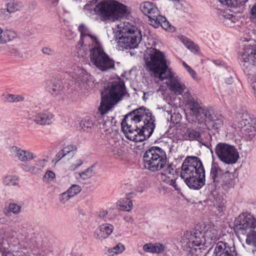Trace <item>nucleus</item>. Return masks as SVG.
<instances>
[{
  "label": "nucleus",
  "instance_id": "obj_1",
  "mask_svg": "<svg viewBox=\"0 0 256 256\" xmlns=\"http://www.w3.org/2000/svg\"><path fill=\"white\" fill-rule=\"evenodd\" d=\"M144 61L146 68L154 77L160 80H166L169 90L176 94L183 96L188 90L180 78L168 67V62L164 52L152 48H147Z\"/></svg>",
  "mask_w": 256,
  "mask_h": 256
},
{
  "label": "nucleus",
  "instance_id": "obj_2",
  "mask_svg": "<svg viewBox=\"0 0 256 256\" xmlns=\"http://www.w3.org/2000/svg\"><path fill=\"white\" fill-rule=\"evenodd\" d=\"M154 117L144 107L133 110L122 122V130L130 140L141 142L149 138L155 128Z\"/></svg>",
  "mask_w": 256,
  "mask_h": 256
},
{
  "label": "nucleus",
  "instance_id": "obj_3",
  "mask_svg": "<svg viewBox=\"0 0 256 256\" xmlns=\"http://www.w3.org/2000/svg\"><path fill=\"white\" fill-rule=\"evenodd\" d=\"M81 46L92 48L90 52V62L101 72H108L114 70V60L107 54L97 36L92 33L80 41Z\"/></svg>",
  "mask_w": 256,
  "mask_h": 256
},
{
  "label": "nucleus",
  "instance_id": "obj_4",
  "mask_svg": "<svg viewBox=\"0 0 256 256\" xmlns=\"http://www.w3.org/2000/svg\"><path fill=\"white\" fill-rule=\"evenodd\" d=\"M180 176L190 188L198 190L204 184V170L201 160L196 156H188L184 160Z\"/></svg>",
  "mask_w": 256,
  "mask_h": 256
},
{
  "label": "nucleus",
  "instance_id": "obj_5",
  "mask_svg": "<svg viewBox=\"0 0 256 256\" xmlns=\"http://www.w3.org/2000/svg\"><path fill=\"white\" fill-rule=\"evenodd\" d=\"M84 11L88 16L96 15L102 20L114 18L118 14H126L130 12L126 6L113 0L98 3L94 0L90 2L84 6Z\"/></svg>",
  "mask_w": 256,
  "mask_h": 256
},
{
  "label": "nucleus",
  "instance_id": "obj_6",
  "mask_svg": "<svg viewBox=\"0 0 256 256\" xmlns=\"http://www.w3.org/2000/svg\"><path fill=\"white\" fill-rule=\"evenodd\" d=\"M116 26L115 40L118 50L136 48L142 38L140 32L128 22H120Z\"/></svg>",
  "mask_w": 256,
  "mask_h": 256
},
{
  "label": "nucleus",
  "instance_id": "obj_7",
  "mask_svg": "<svg viewBox=\"0 0 256 256\" xmlns=\"http://www.w3.org/2000/svg\"><path fill=\"white\" fill-rule=\"evenodd\" d=\"M126 93L124 82L120 79L118 78L109 82L102 92V100L100 106V112L106 113L121 100Z\"/></svg>",
  "mask_w": 256,
  "mask_h": 256
},
{
  "label": "nucleus",
  "instance_id": "obj_8",
  "mask_svg": "<svg viewBox=\"0 0 256 256\" xmlns=\"http://www.w3.org/2000/svg\"><path fill=\"white\" fill-rule=\"evenodd\" d=\"M240 58L244 72L252 76L250 82L256 94V44L246 48Z\"/></svg>",
  "mask_w": 256,
  "mask_h": 256
},
{
  "label": "nucleus",
  "instance_id": "obj_9",
  "mask_svg": "<svg viewBox=\"0 0 256 256\" xmlns=\"http://www.w3.org/2000/svg\"><path fill=\"white\" fill-rule=\"evenodd\" d=\"M140 10L149 18L150 24L154 28L161 26L166 30L172 31L174 28L172 26L166 18L160 14L156 6L150 2H144L140 4Z\"/></svg>",
  "mask_w": 256,
  "mask_h": 256
},
{
  "label": "nucleus",
  "instance_id": "obj_10",
  "mask_svg": "<svg viewBox=\"0 0 256 256\" xmlns=\"http://www.w3.org/2000/svg\"><path fill=\"white\" fill-rule=\"evenodd\" d=\"M144 167L152 172L159 170L166 162V152L159 147H152L144 155Z\"/></svg>",
  "mask_w": 256,
  "mask_h": 256
},
{
  "label": "nucleus",
  "instance_id": "obj_11",
  "mask_svg": "<svg viewBox=\"0 0 256 256\" xmlns=\"http://www.w3.org/2000/svg\"><path fill=\"white\" fill-rule=\"evenodd\" d=\"M202 237V232L198 230L184 233L181 240L184 250L192 255L195 254L197 252L196 247L203 246Z\"/></svg>",
  "mask_w": 256,
  "mask_h": 256
},
{
  "label": "nucleus",
  "instance_id": "obj_12",
  "mask_svg": "<svg viewBox=\"0 0 256 256\" xmlns=\"http://www.w3.org/2000/svg\"><path fill=\"white\" fill-rule=\"evenodd\" d=\"M215 152L218 158L226 164H235L239 158V154L233 146L226 143H218L216 146Z\"/></svg>",
  "mask_w": 256,
  "mask_h": 256
},
{
  "label": "nucleus",
  "instance_id": "obj_13",
  "mask_svg": "<svg viewBox=\"0 0 256 256\" xmlns=\"http://www.w3.org/2000/svg\"><path fill=\"white\" fill-rule=\"evenodd\" d=\"M256 228V219L248 213L240 214L234 222V230L238 236L250 232Z\"/></svg>",
  "mask_w": 256,
  "mask_h": 256
},
{
  "label": "nucleus",
  "instance_id": "obj_14",
  "mask_svg": "<svg viewBox=\"0 0 256 256\" xmlns=\"http://www.w3.org/2000/svg\"><path fill=\"white\" fill-rule=\"evenodd\" d=\"M201 232L203 246L206 247L208 246L220 238V232L217 227L212 224L206 225Z\"/></svg>",
  "mask_w": 256,
  "mask_h": 256
},
{
  "label": "nucleus",
  "instance_id": "obj_15",
  "mask_svg": "<svg viewBox=\"0 0 256 256\" xmlns=\"http://www.w3.org/2000/svg\"><path fill=\"white\" fill-rule=\"evenodd\" d=\"M183 98L185 100L187 104H188L190 110L196 117L204 118L206 115V112L209 110L205 108L202 104L199 103L198 100L190 94V92H186L183 94Z\"/></svg>",
  "mask_w": 256,
  "mask_h": 256
},
{
  "label": "nucleus",
  "instance_id": "obj_16",
  "mask_svg": "<svg viewBox=\"0 0 256 256\" xmlns=\"http://www.w3.org/2000/svg\"><path fill=\"white\" fill-rule=\"evenodd\" d=\"M26 118L39 125H49L52 123L54 114L48 110L40 113L29 112L26 116Z\"/></svg>",
  "mask_w": 256,
  "mask_h": 256
},
{
  "label": "nucleus",
  "instance_id": "obj_17",
  "mask_svg": "<svg viewBox=\"0 0 256 256\" xmlns=\"http://www.w3.org/2000/svg\"><path fill=\"white\" fill-rule=\"evenodd\" d=\"M178 174L176 166L172 164L166 166L160 176V178L162 181L172 186L176 190H178L180 189L176 182Z\"/></svg>",
  "mask_w": 256,
  "mask_h": 256
},
{
  "label": "nucleus",
  "instance_id": "obj_18",
  "mask_svg": "<svg viewBox=\"0 0 256 256\" xmlns=\"http://www.w3.org/2000/svg\"><path fill=\"white\" fill-rule=\"evenodd\" d=\"M10 154L21 162H26L36 158V154L28 150H24L16 146H11L8 148Z\"/></svg>",
  "mask_w": 256,
  "mask_h": 256
},
{
  "label": "nucleus",
  "instance_id": "obj_19",
  "mask_svg": "<svg viewBox=\"0 0 256 256\" xmlns=\"http://www.w3.org/2000/svg\"><path fill=\"white\" fill-rule=\"evenodd\" d=\"M214 256H237L234 243L219 242L214 248Z\"/></svg>",
  "mask_w": 256,
  "mask_h": 256
},
{
  "label": "nucleus",
  "instance_id": "obj_20",
  "mask_svg": "<svg viewBox=\"0 0 256 256\" xmlns=\"http://www.w3.org/2000/svg\"><path fill=\"white\" fill-rule=\"evenodd\" d=\"M242 130L250 136H253L256 134V118L249 114L243 116L242 121Z\"/></svg>",
  "mask_w": 256,
  "mask_h": 256
},
{
  "label": "nucleus",
  "instance_id": "obj_21",
  "mask_svg": "<svg viewBox=\"0 0 256 256\" xmlns=\"http://www.w3.org/2000/svg\"><path fill=\"white\" fill-rule=\"evenodd\" d=\"M206 122L214 129L220 128L224 124V118L220 115L209 110L204 118Z\"/></svg>",
  "mask_w": 256,
  "mask_h": 256
},
{
  "label": "nucleus",
  "instance_id": "obj_22",
  "mask_svg": "<svg viewBox=\"0 0 256 256\" xmlns=\"http://www.w3.org/2000/svg\"><path fill=\"white\" fill-rule=\"evenodd\" d=\"M113 230L112 225L109 224H102L96 230V238L100 240L105 239L111 234Z\"/></svg>",
  "mask_w": 256,
  "mask_h": 256
},
{
  "label": "nucleus",
  "instance_id": "obj_23",
  "mask_svg": "<svg viewBox=\"0 0 256 256\" xmlns=\"http://www.w3.org/2000/svg\"><path fill=\"white\" fill-rule=\"evenodd\" d=\"M106 150L108 152L112 153L116 157H120L122 155L120 140L114 138L110 140L106 146Z\"/></svg>",
  "mask_w": 256,
  "mask_h": 256
},
{
  "label": "nucleus",
  "instance_id": "obj_24",
  "mask_svg": "<svg viewBox=\"0 0 256 256\" xmlns=\"http://www.w3.org/2000/svg\"><path fill=\"white\" fill-rule=\"evenodd\" d=\"M6 8L0 10V16H4L6 12L9 14L14 12L20 10L22 6L21 2L15 0H6Z\"/></svg>",
  "mask_w": 256,
  "mask_h": 256
},
{
  "label": "nucleus",
  "instance_id": "obj_25",
  "mask_svg": "<svg viewBox=\"0 0 256 256\" xmlns=\"http://www.w3.org/2000/svg\"><path fill=\"white\" fill-rule=\"evenodd\" d=\"M243 236L246 237V242L248 246L247 248L252 250L254 256H256V232L253 230L250 232L240 235V236Z\"/></svg>",
  "mask_w": 256,
  "mask_h": 256
},
{
  "label": "nucleus",
  "instance_id": "obj_26",
  "mask_svg": "<svg viewBox=\"0 0 256 256\" xmlns=\"http://www.w3.org/2000/svg\"><path fill=\"white\" fill-rule=\"evenodd\" d=\"M74 78L78 81L82 82H86L90 76V74L85 70L78 67L74 70Z\"/></svg>",
  "mask_w": 256,
  "mask_h": 256
},
{
  "label": "nucleus",
  "instance_id": "obj_27",
  "mask_svg": "<svg viewBox=\"0 0 256 256\" xmlns=\"http://www.w3.org/2000/svg\"><path fill=\"white\" fill-rule=\"evenodd\" d=\"M97 124V122H94V118L86 117L82 120L80 127L84 131L89 132Z\"/></svg>",
  "mask_w": 256,
  "mask_h": 256
},
{
  "label": "nucleus",
  "instance_id": "obj_28",
  "mask_svg": "<svg viewBox=\"0 0 256 256\" xmlns=\"http://www.w3.org/2000/svg\"><path fill=\"white\" fill-rule=\"evenodd\" d=\"M183 138L186 140H200V134L198 132L192 128H187L186 132L182 134Z\"/></svg>",
  "mask_w": 256,
  "mask_h": 256
},
{
  "label": "nucleus",
  "instance_id": "obj_29",
  "mask_svg": "<svg viewBox=\"0 0 256 256\" xmlns=\"http://www.w3.org/2000/svg\"><path fill=\"white\" fill-rule=\"evenodd\" d=\"M116 206L122 210L130 212L132 208V201L128 198L120 200L116 203Z\"/></svg>",
  "mask_w": 256,
  "mask_h": 256
},
{
  "label": "nucleus",
  "instance_id": "obj_30",
  "mask_svg": "<svg viewBox=\"0 0 256 256\" xmlns=\"http://www.w3.org/2000/svg\"><path fill=\"white\" fill-rule=\"evenodd\" d=\"M18 176L16 175H6L2 178V183L6 186H16L18 185Z\"/></svg>",
  "mask_w": 256,
  "mask_h": 256
},
{
  "label": "nucleus",
  "instance_id": "obj_31",
  "mask_svg": "<svg viewBox=\"0 0 256 256\" xmlns=\"http://www.w3.org/2000/svg\"><path fill=\"white\" fill-rule=\"evenodd\" d=\"M223 173L216 163L213 162L210 170V176L214 182H218V176Z\"/></svg>",
  "mask_w": 256,
  "mask_h": 256
},
{
  "label": "nucleus",
  "instance_id": "obj_32",
  "mask_svg": "<svg viewBox=\"0 0 256 256\" xmlns=\"http://www.w3.org/2000/svg\"><path fill=\"white\" fill-rule=\"evenodd\" d=\"M126 250V247L122 244L118 242L114 246L108 248L106 254L109 256H114L122 253Z\"/></svg>",
  "mask_w": 256,
  "mask_h": 256
},
{
  "label": "nucleus",
  "instance_id": "obj_33",
  "mask_svg": "<svg viewBox=\"0 0 256 256\" xmlns=\"http://www.w3.org/2000/svg\"><path fill=\"white\" fill-rule=\"evenodd\" d=\"M1 36L0 43L4 44L12 40L16 35L14 31L6 30H2Z\"/></svg>",
  "mask_w": 256,
  "mask_h": 256
},
{
  "label": "nucleus",
  "instance_id": "obj_34",
  "mask_svg": "<svg viewBox=\"0 0 256 256\" xmlns=\"http://www.w3.org/2000/svg\"><path fill=\"white\" fill-rule=\"evenodd\" d=\"M180 39L184 45L190 51L193 52H198V47L193 42L184 36H182Z\"/></svg>",
  "mask_w": 256,
  "mask_h": 256
},
{
  "label": "nucleus",
  "instance_id": "obj_35",
  "mask_svg": "<svg viewBox=\"0 0 256 256\" xmlns=\"http://www.w3.org/2000/svg\"><path fill=\"white\" fill-rule=\"evenodd\" d=\"M4 100L8 102H17L24 100V98L20 94H8L4 96Z\"/></svg>",
  "mask_w": 256,
  "mask_h": 256
},
{
  "label": "nucleus",
  "instance_id": "obj_36",
  "mask_svg": "<svg viewBox=\"0 0 256 256\" xmlns=\"http://www.w3.org/2000/svg\"><path fill=\"white\" fill-rule=\"evenodd\" d=\"M219 2L224 5L230 7H238L244 4L248 0H218Z\"/></svg>",
  "mask_w": 256,
  "mask_h": 256
},
{
  "label": "nucleus",
  "instance_id": "obj_37",
  "mask_svg": "<svg viewBox=\"0 0 256 256\" xmlns=\"http://www.w3.org/2000/svg\"><path fill=\"white\" fill-rule=\"evenodd\" d=\"M21 206L18 204L14 203L10 204L8 207V210H4V212L7 216L10 214V212L14 214H18L20 212Z\"/></svg>",
  "mask_w": 256,
  "mask_h": 256
},
{
  "label": "nucleus",
  "instance_id": "obj_38",
  "mask_svg": "<svg viewBox=\"0 0 256 256\" xmlns=\"http://www.w3.org/2000/svg\"><path fill=\"white\" fill-rule=\"evenodd\" d=\"M62 88L63 87L60 82H56L49 86L48 90L52 94L56 96L60 94Z\"/></svg>",
  "mask_w": 256,
  "mask_h": 256
},
{
  "label": "nucleus",
  "instance_id": "obj_39",
  "mask_svg": "<svg viewBox=\"0 0 256 256\" xmlns=\"http://www.w3.org/2000/svg\"><path fill=\"white\" fill-rule=\"evenodd\" d=\"M78 30L80 32V40H82L86 36H88L92 32L89 29V28L84 24H80L78 26Z\"/></svg>",
  "mask_w": 256,
  "mask_h": 256
},
{
  "label": "nucleus",
  "instance_id": "obj_40",
  "mask_svg": "<svg viewBox=\"0 0 256 256\" xmlns=\"http://www.w3.org/2000/svg\"><path fill=\"white\" fill-rule=\"evenodd\" d=\"M219 19L226 24H228L229 22H234V17L231 14H229L226 12H224L220 14Z\"/></svg>",
  "mask_w": 256,
  "mask_h": 256
},
{
  "label": "nucleus",
  "instance_id": "obj_41",
  "mask_svg": "<svg viewBox=\"0 0 256 256\" xmlns=\"http://www.w3.org/2000/svg\"><path fill=\"white\" fill-rule=\"evenodd\" d=\"M82 190L81 187L78 184L72 185L68 190V193H69L71 196L73 198L76 195L78 194Z\"/></svg>",
  "mask_w": 256,
  "mask_h": 256
},
{
  "label": "nucleus",
  "instance_id": "obj_42",
  "mask_svg": "<svg viewBox=\"0 0 256 256\" xmlns=\"http://www.w3.org/2000/svg\"><path fill=\"white\" fill-rule=\"evenodd\" d=\"M166 112L168 114H171V111L168 110H166ZM170 120L172 123L174 124H177L181 120L182 116L178 113H174L173 114H170Z\"/></svg>",
  "mask_w": 256,
  "mask_h": 256
},
{
  "label": "nucleus",
  "instance_id": "obj_43",
  "mask_svg": "<svg viewBox=\"0 0 256 256\" xmlns=\"http://www.w3.org/2000/svg\"><path fill=\"white\" fill-rule=\"evenodd\" d=\"M94 174V172L92 168H89L80 173V176L83 180H86L92 177Z\"/></svg>",
  "mask_w": 256,
  "mask_h": 256
},
{
  "label": "nucleus",
  "instance_id": "obj_44",
  "mask_svg": "<svg viewBox=\"0 0 256 256\" xmlns=\"http://www.w3.org/2000/svg\"><path fill=\"white\" fill-rule=\"evenodd\" d=\"M165 250V246L160 243L153 244V254H160Z\"/></svg>",
  "mask_w": 256,
  "mask_h": 256
},
{
  "label": "nucleus",
  "instance_id": "obj_45",
  "mask_svg": "<svg viewBox=\"0 0 256 256\" xmlns=\"http://www.w3.org/2000/svg\"><path fill=\"white\" fill-rule=\"evenodd\" d=\"M76 150L77 147L76 145L70 144L64 147L61 150L63 152L64 154V156H66V154H68L71 152L76 151Z\"/></svg>",
  "mask_w": 256,
  "mask_h": 256
},
{
  "label": "nucleus",
  "instance_id": "obj_46",
  "mask_svg": "<svg viewBox=\"0 0 256 256\" xmlns=\"http://www.w3.org/2000/svg\"><path fill=\"white\" fill-rule=\"evenodd\" d=\"M76 150L77 147L76 145L70 144L64 147L61 150L63 152L64 154V156H66V154H68L71 152L76 151Z\"/></svg>",
  "mask_w": 256,
  "mask_h": 256
},
{
  "label": "nucleus",
  "instance_id": "obj_47",
  "mask_svg": "<svg viewBox=\"0 0 256 256\" xmlns=\"http://www.w3.org/2000/svg\"><path fill=\"white\" fill-rule=\"evenodd\" d=\"M72 198V197L71 196V195L68 193V192L66 190V192L61 194L60 195L59 199L62 203L65 204Z\"/></svg>",
  "mask_w": 256,
  "mask_h": 256
},
{
  "label": "nucleus",
  "instance_id": "obj_48",
  "mask_svg": "<svg viewBox=\"0 0 256 256\" xmlns=\"http://www.w3.org/2000/svg\"><path fill=\"white\" fill-rule=\"evenodd\" d=\"M46 160L44 159L38 160L34 166L36 170V174L42 170L46 166Z\"/></svg>",
  "mask_w": 256,
  "mask_h": 256
},
{
  "label": "nucleus",
  "instance_id": "obj_49",
  "mask_svg": "<svg viewBox=\"0 0 256 256\" xmlns=\"http://www.w3.org/2000/svg\"><path fill=\"white\" fill-rule=\"evenodd\" d=\"M55 176L54 172L50 170H48L44 174V178L48 182L52 181L55 178Z\"/></svg>",
  "mask_w": 256,
  "mask_h": 256
},
{
  "label": "nucleus",
  "instance_id": "obj_50",
  "mask_svg": "<svg viewBox=\"0 0 256 256\" xmlns=\"http://www.w3.org/2000/svg\"><path fill=\"white\" fill-rule=\"evenodd\" d=\"M22 168L26 172H30L32 174H36V168H34V166H31L28 164H24L22 166Z\"/></svg>",
  "mask_w": 256,
  "mask_h": 256
},
{
  "label": "nucleus",
  "instance_id": "obj_51",
  "mask_svg": "<svg viewBox=\"0 0 256 256\" xmlns=\"http://www.w3.org/2000/svg\"><path fill=\"white\" fill-rule=\"evenodd\" d=\"M142 249L146 252L153 254V244L148 243L144 244Z\"/></svg>",
  "mask_w": 256,
  "mask_h": 256
},
{
  "label": "nucleus",
  "instance_id": "obj_52",
  "mask_svg": "<svg viewBox=\"0 0 256 256\" xmlns=\"http://www.w3.org/2000/svg\"><path fill=\"white\" fill-rule=\"evenodd\" d=\"M83 164V162L82 160H77L75 162L72 164L70 168V170H74L77 169L78 167L81 166Z\"/></svg>",
  "mask_w": 256,
  "mask_h": 256
},
{
  "label": "nucleus",
  "instance_id": "obj_53",
  "mask_svg": "<svg viewBox=\"0 0 256 256\" xmlns=\"http://www.w3.org/2000/svg\"><path fill=\"white\" fill-rule=\"evenodd\" d=\"M42 52L44 54L48 55H53L54 54V51L52 49L48 47L42 48Z\"/></svg>",
  "mask_w": 256,
  "mask_h": 256
},
{
  "label": "nucleus",
  "instance_id": "obj_54",
  "mask_svg": "<svg viewBox=\"0 0 256 256\" xmlns=\"http://www.w3.org/2000/svg\"><path fill=\"white\" fill-rule=\"evenodd\" d=\"M187 71L189 73V74L192 76L193 79L196 80H198V78L197 76L196 72L192 68H190V69L187 70Z\"/></svg>",
  "mask_w": 256,
  "mask_h": 256
},
{
  "label": "nucleus",
  "instance_id": "obj_55",
  "mask_svg": "<svg viewBox=\"0 0 256 256\" xmlns=\"http://www.w3.org/2000/svg\"><path fill=\"white\" fill-rule=\"evenodd\" d=\"M250 14L251 18L256 22V5L252 8Z\"/></svg>",
  "mask_w": 256,
  "mask_h": 256
},
{
  "label": "nucleus",
  "instance_id": "obj_56",
  "mask_svg": "<svg viewBox=\"0 0 256 256\" xmlns=\"http://www.w3.org/2000/svg\"><path fill=\"white\" fill-rule=\"evenodd\" d=\"M65 156L63 152L60 150L56 155V160L58 161L60 160L62 158Z\"/></svg>",
  "mask_w": 256,
  "mask_h": 256
},
{
  "label": "nucleus",
  "instance_id": "obj_57",
  "mask_svg": "<svg viewBox=\"0 0 256 256\" xmlns=\"http://www.w3.org/2000/svg\"><path fill=\"white\" fill-rule=\"evenodd\" d=\"M124 220L127 222L132 224L134 222V218L129 215H126L124 217Z\"/></svg>",
  "mask_w": 256,
  "mask_h": 256
},
{
  "label": "nucleus",
  "instance_id": "obj_58",
  "mask_svg": "<svg viewBox=\"0 0 256 256\" xmlns=\"http://www.w3.org/2000/svg\"><path fill=\"white\" fill-rule=\"evenodd\" d=\"M108 214V212L106 210L100 211L98 214V216L100 218H104Z\"/></svg>",
  "mask_w": 256,
  "mask_h": 256
},
{
  "label": "nucleus",
  "instance_id": "obj_59",
  "mask_svg": "<svg viewBox=\"0 0 256 256\" xmlns=\"http://www.w3.org/2000/svg\"><path fill=\"white\" fill-rule=\"evenodd\" d=\"M182 64L186 68V70L190 69V67L184 62H182Z\"/></svg>",
  "mask_w": 256,
  "mask_h": 256
},
{
  "label": "nucleus",
  "instance_id": "obj_60",
  "mask_svg": "<svg viewBox=\"0 0 256 256\" xmlns=\"http://www.w3.org/2000/svg\"><path fill=\"white\" fill-rule=\"evenodd\" d=\"M98 110H100V108L98 109ZM99 111H100V110H99ZM100 114H101V115H100V116H102V115L104 114H102L101 112H100ZM106 114V113H104V114Z\"/></svg>",
  "mask_w": 256,
  "mask_h": 256
},
{
  "label": "nucleus",
  "instance_id": "obj_61",
  "mask_svg": "<svg viewBox=\"0 0 256 256\" xmlns=\"http://www.w3.org/2000/svg\"><path fill=\"white\" fill-rule=\"evenodd\" d=\"M226 174H229V172H226Z\"/></svg>",
  "mask_w": 256,
  "mask_h": 256
}]
</instances>
